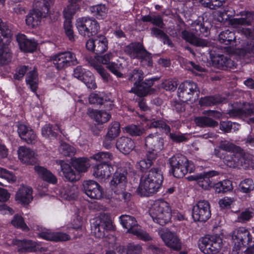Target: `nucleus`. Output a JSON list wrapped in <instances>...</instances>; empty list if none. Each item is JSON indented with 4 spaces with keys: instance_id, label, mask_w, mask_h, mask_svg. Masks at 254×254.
Listing matches in <instances>:
<instances>
[{
    "instance_id": "f257e3e1",
    "label": "nucleus",
    "mask_w": 254,
    "mask_h": 254,
    "mask_svg": "<svg viewBox=\"0 0 254 254\" xmlns=\"http://www.w3.org/2000/svg\"><path fill=\"white\" fill-rule=\"evenodd\" d=\"M145 146L147 151L146 159L137 162L136 167L143 172L153 165L158 153L164 148V139L157 132L150 133L144 139Z\"/></svg>"
},
{
    "instance_id": "f03ea898",
    "label": "nucleus",
    "mask_w": 254,
    "mask_h": 254,
    "mask_svg": "<svg viewBox=\"0 0 254 254\" xmlns=\"http://www.w3.org/2000/svg\"><path fill=\"white\" fill-rule=\"evenodd\" d=\"M87 158H74L72 159V165L76 170L74 171L71 166L65 161L58 160L56 164L60 167L58 169L61 176L69 182H75L80 178L79 173L87 171L90 165Z\"/></svg>"
},
{
    "instance_id": "7ed1b4c3",
    "label": "nucleus",
    "mask_w": 254,
    "mask_h": 254,
    "mask_svg": "<svg viewBox=\"0 0 254 254\" xmlns=\"http://www.w3.org/2000/svg\"><path fill=\"white\" fill-rule=\"evenodd\" d=\"M163 181L161 170L157 168H152L141 176L136 192L140 196H149L158 190Z\"/></svg>"
},
{
    "instance_id": "20e7f679",
    "label": "nucleus",
    "mask_w": 254,
    "mask_h": 254,
    "mask_svg": "<svg viewBox=\"0 0 254 254\" xmlns=\"http://www.w3.org/2000/svg\"><path fill=\"white\" fill-rule=\"evenodd\" d=\"M128 80L133 83V86L131 88L130 92L135 93L139 96H146L153 85V81L158 80V78L145 79L144 78V73L142 70L135 68L130 69L127 73Z\"/></svg>"
},
{
    "instance_id": "39448f33",
    "label": "nucleus",
    "mask_w": 254,
    "mask_h": 254,
    "mask_svg": "<svg viewBox=\"0 0 254 254\" xmlns=\"http://www.w3.org/2000/svg\"><path fill=\"white\" fill-rule=\"evenodd\" d=\"M170 166L169 173L177 178H183L188 173L193 171V166L188 159L181 154H176L169 160Z\"/></svg>"
},
{
    "instance_id": "423d86ee",
    "label": "nucleus",
    "mask_w": 254,
    "mask_h": 254,
    "mask_svg": "<svg viewBox=\"0 0 254 254\" xmlns=\"http://www.w3.org/2000/svg\"><path fill=\"white\" fill-rule=\"evenodd\" d=\"M149 213L154 222L162 226L170 222L172 216L170 204L163 200L155 201L150 209Z\"/></svg>"
},
{
    "instance_id": "0eeeda50",
    "label": "nucleus",
    "mask_w": 254,
    "mask_h": 254,
    "mask_svg": "<svg viewBox=\"0 0 254 254\" xmlns=\"http://www.w3.org/2000/svg\"><path fill=\"white\" fill-rule=\"evenodd\" d=\"M222 239L218 236L213 235L200 239L198 246L204 254H216L222 247Z\"/></svg>"
},
{
    "instance_id": "6e6552de",
    "label": "nucleus",
    "mask_w": 254,
    "mask_h": 254,
    "mask_svg": "<svg viewBox=\"0 0 254 254\" xmlns=\"http://www.w3.org/2000/svg\"><path fill=\"white\" fill-rule=\"evenodd\" d=\"M120 219L122 226L127 229V232L136 235L138 238L145 241L151 240L148 233L140 229L136 219L133 216L122 215L120 217Z\"/></svg>"
},
{
    "instance_id": "1a4fd4ad",
    "label": "nucleus",
    "mask_w": 254,
    "mask_h": 254,
    "mask_svg": "<svg viewBox=\"0 0 254 254\" xmlns=\"http://www.w3.org/2000/svg\"><path fill=\"white\" fill-rule=\"evenodd\" d=\"M113 224L110 216L105 213L101 214L91 225L92 233L99 238L106 236V232L113 229Z\"/></svg>"
},
{
    "instance_id": "9d476101",
    "label": "nucleus",
    "mask_w": 254,
    "mask_h": 254,
    "mask_svg": "<svg viewBox=\"0 0 254 254\" xmlns=\"http://www.w3.org/2000/svg\"><path fill=\"white\" fill-rule=\"evenodd\" d=\"M76 26L79 33L85 37L96 35L100 30L97 21L93 18L84 17L77 19Z\"/></svg>"
},
{
    "instance_id": "9b49d317",
    "label": "nucleus",
    "mask_w": 254,
    "mask_h": 254,
    "mask_svg": "<svg viewBox=\"0 0 254 254\" xmlns=\"http://www.w3.org/2000/svg\"><path fill=\"white\" fill-rule=\"evenodd\" d=\"M50 59L58 70H62L78 64L75 55L69 51L56 54L51 56Z\"/></svg>"
},
{
    "instance_id": "f8f14e48",
    "label": "nucleus",
    "mask_w": 254,
    "mask_h": 254,
    "mask_svg": "<svg viewBox=\"0 0 254 254\" xmlns=\"http://www.w3.org/2000/svg\"><path fill=\"white\" fill-rule=\"evenodd\" d=\"M192 216L194 221L206 222L211 216L209 203L206 200H200L192 209Z\"/></svg>"
},
{
    "instance_id": "ddd939ff",
    "label": "nucleus",
    "mask_w": 254,
    "mask_h": 254,
    "mask_svg": "<svg viewBox=\"0 0 254 254\" xmlns=\"http://www.w3.org/2000/svg\"><path fill=\"white\" fill-rule=\"evenodd\" d=\"M232 241L233 249L236 251L246 246L252 241V237L249 231L244 227H240L233 231Z\"/></svg>"
},
{
    "instance_id": "4468645a",
    "label": "nucleus",
    "mask_w": 254,
    "mask_h": 254,
    "mask_svg": "<svg viewBox=\"0 0 254 254\" xmlns=\"http://www.w3.org/2000/svg\"><path fill=\"white\" fill-rule=\"evenodd\" d=\"M194 93H199L197 84L191 81H186L182 83L178 88V96L184 102L192 100Z\"/></svg>"
},
{
    "instance_id": "2eb2a0df",
    "label": "nucleus",
    "mask_w": 254,
    "mask_h": 254,
    "mask_svg": "<svg viewBox=\"0 0 254 254\" xmlns=\"http://www.w3.org/2000/svg\"><path fill=\"white\" fill-rule=\"evenodd\" d=\"M219 173L215 171L204 172L199 175L191 176V180L197 182L199 187L204 190H208L214 187L215 180L214 177L217 176Z\"/></svg>"
},
{
    "instance_id": "dca6fc26",
    "label": "nucleus",
    "mask_w": 254,
    "mask_h": 254,
    "mask_svg": "<svg viewBox=\"0 0 254 254\" xmlns=\"http://www.w3.org/2000/svg\"><path fill=\"white\" fill-rule=\"evenodd\" d=\"M159 235L165 245L175 251L182 248V243L175 233L168 229L163 228L159 231Z\"/></svg>"
},
{
    "instance_id": "f3484780",
    "label": "nucleus",
    "mask_w": 254,
    "mask_h": 254,
    "mask_svg": "<svg viewBox=\"0 0 254 254\" xmlns=\"http://www.w3.org/2000/svg\"><path fill=\"white\" fill-rule=\"evenodd\" d=\"M88 50L94 52L96 55L102 54L108 49V41L103 36L100 35L94 39H90L86 44Z\"/></svg>"
},
{
    "instance_id": "a211bd4d",
    "label": "nucleus",
    "mask_w": 254,
    "mask_h": 254,
    "mask_svg": "<svg viewBox=\"0 0 254 254\" xmlns=\"http://www.w3.org/2000/svg\"><path fill=\"white\" fill-rule=\"evenodd\" d=\"M83 191L92 199H100L103 195V190L98 183L93 180L85 181L83 183Z\"/></svg>"
},
{
    "instance_id": "6ab92c4d",
    "label": "nucleus",
    "mask_w": 254,
    "mask_h": 254,
    "mask_svg": "<svg viewBox=\"0 0 254 254\" xmlns=\"http://www.w3.org/2000/svg\"><path fill=\"white\" fill-rule=\"evenodd\" d=\"M127 172L121 169H118L114 174L110 182L111 189L114 192H119V190H123V189H126L127 183Z\"/></svg>"
},
{
    "instance_id": "aec40b11",
    "label": "nucleus",
    "mask_w": 254,
    "mask_h": 254,
    "mask_svg": "<svg viewBox=\"0 0 254 254\" xmlns=\"http://www.w3.org/2000/svg\"><path fill=\"white\" fill-rule=\"evenodd\" d=\"M227 114L231 117H239L244 118L251 116L254 114V105L248 103L244 104L241 108L233 107L231 110L228 111Z\"/></svg>"
},
{
    "instance_id": "412c9836",
    "label": "nucleus",
    "mask_w": 254,
    "mask_h": 254,
    "mask_svg": "<svg viewBox=\"0 0 254 254\" xmlns=\"http://www.w3.org/2000/svg\"><path fill=\"white\" fill-rule=\"evenodd\" d=\"M18 154L19 159L25 164L33 165L38 161L37 155L34 151L27 147H19Z\"/></svg>"
},
{
    "instance_id": "4be33fe9",
    "label": "nucleus",
    "mask_w": 254,
    "mask_h": 254,
    "mask_svg": "<svg viewBox=\"0 0 254 254\" xmlns=\"http://www.w3.org/2000/svg\"><path fill=\"white\" fill-rule=\"evenodd\" d=\"M240 13L242 17L230 19V24L234 28H238L239 26L250 25L254 20V13L250 11H242Z\"/></svg>"
},
{
    "instance_id": "5701e85b",
    "label": "nucleus",
    "mask_w": 254,
    "mask_h": 254,
    "mask_svg": "<svg viewBox=\"0 0 254 254\" xmlns=\"http://www.w3.org/2000/svg\"><path fill=\"white\" fill-rule=\"evenodd\" d=\"M182 38L187 42L196 47L203 48L208 47L210 45V42L207 40L198 37L193 33L187 30L182 31Z\"/></svg>"
},
{
    "instance_id": "b1692460",
    "label": "nucleus",
    "mask_w": 254,
    "mask_h": 254,
    "mask_svg": "<svg viewBox=\"0 0 254 254\" xmlns=\"http://www.w3.org/2000/svg\"><path fill=\"white\" fill-rule=\"evenodd\" d=\"M116 146L121 152L124 154H129L135 147L134 142L130 138L124 136L117 139Z\"/></svg>"
},
{
    "instance_id": "393cba45",
    "label": "nucleus",
    "mask_w": 254,
    "mask_h": 254,
    "mask_svg": "<svg viewBox=\"0 0 254 254\" xmlns=\"http://www.w3.org/2000/svg\"><path fill=\"white\" fill-rule=\"evenodd\" d=\"M38 236L46 240L53 241H65L69 240L70 237L66 233L62 232H52L46 230L39 233Z\"/></svg>"
},
{
    "instance_id": "a878e982",
    "label": "nucleus",
    "mask_w": 254,
    "mask_h": 254,
    "mask_svg": "<svg viewBox=\"0 0 254 254\" xmlns=\"http://www.w3.org/2000/svg\"><path fill=\"white\" fill-rule=\"evenodd\" d=\"M114 168L111 163L100 164L94 168V176L100 179L108 178L113 173Z\"/></svg>"
},
{
    "instance_id": "bb28decb",
    "label": "nucleus",
    "mask_w": 254,
    "mask_h": 254,
    "mask_svg": "<svg viewBox=\"0 0 254 254\" xmlns=\"http://www.w3.org/2000/svg\"><path fill=\"white\" fill-rule=\"evenodd\" d=\"M234 154L228 155L225 158V163L229 167L236 168L244 165V151L242 149V153H233Z\"/></svg>"
},
{
    "instance_id": "cd10ccee",
    "label": "nucleus",
    "mask_w": 254,
    "mask_h": 254,
    "mask_svg": "<svg viewBox=\"0 0 254 254\" xmlns=\"http://www.w3.org/2000/svg\"><path fill=\"white\" fill-rule=\"evenodd\" d=\"M16 40L21 50L25 52H32L36 49V43L28 39L24 34H18Z\"/></svg>"
},
{
    "instance_id": "c85d7f7f",
    "label": "nucleus",
    "mask_w": 254,
    "mask_h": 254,
    "mask_svg": "<svg viewBox=\"0 0 254 254\" xmlns=\"http://www.w3.org/2000/svg\"><path fill=\"white\" fill-rule=\"evenodd\" d=\"M12 244L17 246L18 252L21 253L30 252L35 250L36 243L31 240L24 239L22 240L13 239L12 241Z\"/></svg>"
},
{
    "instance_id": "c756f323",
    "label": "nucleus",
    "mask_w": 254,
    "mask_h": 254,
    "mask_svg": "<svg viewBox=\"0 0 254 254\" xmlns=\"http://www.w3.org/2000/svg\"><path fill=\"white\" fill-rule=\"evenodd\" d=\"M34 168L39 177L43 180L53 184L57 183V179L56 176L46 168L35 165Z\"/></svg>"
},
{
    "instance_id": "7c9ffc66",
    "label": "nucleus",
    "mask_w": 254,
    "mask_h": 254,
    "mask_svg": "<svg viewBox=\"0 0 254 254\" xmlns=\"http://www.w3.org/2000/svg\"><path fill=\"white\" fill-rule=\"evenodd\" d=\"M11 54L8 48L7 40L4 41L0 36V65L7 64L11 61Z\"/></svg>"
},
{
    "instance_id": "2f4dec72",
    "label": "nucleus",
    "mask_w": 254,
    "mask_h": 254,
    "mask_svg": "<svg viewBox=\"0 0 254 254\" xmlns=\"http://www.w3.org/2000/svg\"><path fill=\"white\" fill-rule=\"evenodd\" d=\"M40 11L34 9L30 11L26 19L27 25L31 28L38 26L41 22V19L46 17Z\"/></svg>"
},
{
    "instance_id": "473e14b6",
    "label": "nucleus",
    "mask_w": 254,
    "mask_h": 254,
    "mask_svg": "<svg viewBox=\"0 0 254 254\" xmlns=\"http://www.w3.org/2000/svg\"><path fill=\"white\" fill-rule=\"evenodd\" d=\"M218 40L221 43H224L226 45H230V48L232 47L234 49V46H236L235 33L229 30L221 32L219 35Z\"/></svg>"
},
{
    "instance_id": "72a5a7b5",
    "label": "nucleus",
    "mask_w": 254,
    "mask_h": 254,
    "mask_svg": "<svg viewBox=\"0 0 254 254\" xmlns=\"http://www.w3.org/2000/svg\"><path fill=\"white\" fill-rule=\"evenodd\" d=\"M32 190L31 188L23 187L16 194V198L24 204H28L33 199Z\"/></svg>"
},
{
    "instance_id": "f704fd0d",
    "label": "nucleus",
    "mask_w": 254,
    "mask_h": 254,
    "mask_svg": "<svg viewBox=\"0 0 254 254\" xmlns=\"http://www.w3.org/2000/svg\"><path fill=\"white\" fill-rule=\"evenodd\" d=\"M226 99L220 95L208 96L202 97L199 100L201 106H211L225 102Z\"/></svg>"
},
{
    "instance_id": "c9c22d12",
    "label": "nucleus",
    "mask_w": 254,
    "mask_h": 254,
    "mask_svg": "<svg viewBox=\"0 0 254 254\" xmlns=\"http://www.w3.org/2000/svg\"><path fill=\"white\" fill-rule=\"evenodd\" d=\"M216 62L217 67L223 70L233 69L235 67L234 62L230 59L223 55H218Z\"/></svg>"
},
{
    "instance_id": "e433bc0d",
    "label": "nucleus",
    "mask_w": 254,
    "mask_h": 254,
    "mask_svg": "<svg viewBox=\"0 0 254 254\" xmlns=\"http://www.w3.org/2000/svg\"><path fill=\"white\" fill-rule=\"evenodd\" d=\"M87 60L88 62V64L92 66L101 76L104 82H108L110 78V75L103 66L98 64L94 59L91 58H88Z\"/></svg>"
},
{
    "instance_id": "4c0bfd02",
    "label": "nucleus",
    "mask_w": 254,
    "mask_h": 254,
    "mask_svg": "<svg viewBox=\"0 0 254 254\" xmlns=\"http://www.w3.org/2000/svg\"><path fill=\"white\" fill-rule=\"evenodd\" d=\"M150 30L151 35L152 36L160 39L164 44H167L171 47H173V44L169 37L162 30L157 27H152L150 29Z\"/></svg>"
},
{
    "instance_id": "58836bf2",
    "label": "nucleus",
    "mask_w": 254,
    "mask_h": 254,
    "mask_svg": "<svg viewBox=\"0 0 254 254\" xmlns=\"http://www.w3.org/2000/svg\"><path fill=\"white\" fill-rule=\"evenodd\" d=\"M194 122L197 126L201 127H214L218 125L217 122L206 116L195 118Z\"/></svg>"
},
{
    "instance_id": "ea45409f",
    "label": "nucleus",
    "mask_w": 254,
    "mask_h": 254,
    "mask_svg": "<svg viewBox=\"0 0 254 254\" xmlns=\"http://www.w3.org/2000/svg\"><path fill=\"white\" fill-rule=\"evenodd\" d=\"M90 116L99 124L107 122L111 118V115L103 111L92 110Z\"/></svg>"
},
{
    "instance_id": "a19ab883",
    "label": "nucleus",
    "mask_w": 254,
    "mask_h": 254,
    "mask_svg": "<svg viewBox=\"0 0 254 254\" xmlns=\"http://www.w3.org/2000/svg\"><path fill=\"white\" fill-rule=\"evenodd\" d=\"M143 47V46L140 43H132L126 47L125 52L130 58L136 59V57H138L139 54Z\"/></svg>"
},
{
    "instance_id": "79ce46f5",
    "label": "nucleus",
    "mask_w": 254,
    "mask_h": 254,
    "mask_svg": "<svg viewBox=\"0 0 254 254\" xmlns=\"http://www.w3.org/2000/svg\"><path fill=\"white\" fill-rule=\"evenodd\" d=\"M52 1L50 0H35L34 3V9L40 11L42 14L46 16L48 13L50 5Z\"/></svg>"
},
{
    "instance_id": "37998d69",
    "label": "nucleus",
    "mask_w": 254,
    "mask_h": 254,
    "mask_svg": "<svg viewBox=\"0 0 254 254\" xmlns=\"http://www.w3.org/2000/svg\"><path fill=\"white\" fill-rule=\"evenodd\" d=\"M26 81L33 92H35L38 87V74L35 69L29 70L27 73Z\"/></svg>"
},
{
    "instance_id": "c03bdc74",
    "label": "nucleus",
    "mask_w": 254,
    "mask_h": 254,
    "mask_svg": "<svg viewBox=\"0 0 254 254\" xmlns=\"http://www.w3.org/2000/svg\"><path fill=\"white\" fill-rule=\"evenodd\" d=\"M90 158L101 162L100 164H110L113 156L109 152H100L91 156Z\"/></svg>"
},
{
    "instance_id": "a18cd8bd",
    "label": "nucleus",
    "mask_w": 254,
    "mask_h": 254,
    "mask_svg": "<svg viewBox=\"0 0 254 254\" xmlns=\"http://www.w3.org/2000/svg\"><path fill=\"white\" fill-rule=\"evenodd\" d=\"M219 147L220 149L227 152L240 153H242V149L240 147L237 146L227 140L220 141Z\"/></svg>"
},
{
    "instance_id": "49530a36",
    "label": "nucleus",
    "mask_w": 254,
    "mask_h": 254,
    "mask_svg": "<svg viewBox=\"0 0 254 254\" xmlns=\"http://www.w3.org/2000/svg\"><path fill=\"white\" fill-rule=\"evenodd\" d=\"M214 188L217 193H224L232 190V183L228 180H225L217 183H215Z\"/></svg>"
},
{
    "instance_id": "de8ad7c7",
    "label": "nucleus",
    "mask_w": 254,
    "mask_h": 254,
    "mask_svg": "<svg viewBox=\"0 0 254 254\" xmlns=\"http://www.w3.org/2000/svg\"><path fill=\"white\" fill-rule=\"evenodd\" d=\"M192 26L194 27V30L195 31L196 35L202 36H207L209 33V30L207 27L204 26L203 22L198 20H195L192 23Z\"/></svg>"
},
{
    "instance_id": "09e8293b",
    "label": "nucleus",
    "mask_w": 254,
    "mask_h": 254,
    "mask_svg": "<svg viewBox=\"0 0 254 254\" xmlns=\"http://www.w3.org/2000/svg\"><path fill=\"white\" fill-rule=\"evenodd\" d=\"M71 3L64 11V15L66 19H71L79 7V5L76 3L77 0H71Z\"/></svg>"
},
{
    "instance_id": "8fccbe9b",
    "label": "nucleus",
    "mask_w": 254,
    "mask_h": 254,
    "mask_svg": "<svg viewBox=\"0 0 254 254\" xmlns=\"http://www.w3.org/2000/svg\"><path fill=\"white\" fill-rule=\"evenodd\" d=\"M91 12L97 18H104L107 11V8L104 4H98L90 7Z\"/></svg>"
},
{
    "instance_id": "3c124183",
    "label": "nucleus",
    "mask_w": 254,
    "mask_h": 254,
    "mask_svg": "<svg viewBox=\"0 0 254 254\" xmlns=\"http://www.w3.org/2000/svg\"><path fill=\"white\" fill-rule=\"evenodd\" d=\"M78 190L76 186L72 185L65 188L63 197L66 200L76 198L78 196Z\"/></svg>"
},
{
    "instance_id": "603ef678",
    "label": "nucleus",
    "mask_w": 254,
    "mask_h": 254,
    "mask_svg": "<svg viewBox=\"0 0 254 254\" xmlns=\"http://www.w3.org/2000/svg\"><path fill=\"white\" fill-rule=\"evenodd\" d=\"M60 153L65 156H71L75 153V149L65 142H61L59 147Z\"/></svg>"
},
{
    "instance_id": "864d4df0",
    "label": "nucleus",
    "mask_w": 254,
    "mask_h": 254,
    "mask_svg": "<svg viewBox=\"0 0 254 254\" xmlns=\"http://www.w3.org/2000/svg\"><path fill=\"white\" fill-rule=\"evenodd\" d=\"M53 126L50 124H46L42 128V135L43 137L52 139L55 138L57 133L54 131Z\"/></svg>"
},
{
    "instance_id": "5fc2aeb1",
    "label": "nucleus",
    "mask_w": 254,
    "mask_h": 254,
    "mask_svg": "<svg viewBox=\"0 0 254 254\" xmlns=\"http://www.w3.org/2000/svg\"><path fill=\"white\" fill-rule=\"evenodd\" d=\"M11 223L15 227L20 228L23 231H27L29 230V228L25 223L23 218L20 215H15L11 221Z\"/></svg>"
},
{
    "instance_id": "6e6d98bb",
    "label": "nucleus",
    "mask_w": 254,
    "mask_h": 254,
    "mask_svg": "<svg viewBox=\"0 0 254 254\" xmlns=\"http://www.w3.org/2000/svg\"><path fill=\"white\" fill-rule=\"evenodd\" d=\"M136 59L141 60V62H145L148 66H151L152 64V57L151 54L149 53L143 47L138 57Z\"/></svg>"
},
{
    "instance_id": "4d7b16f0",
    "label": "nucleus",
    "mask_w": 254,
    "mask_h": 254,
    "mask_svg": "<svg viewBox=\"0 0 254 254\" xmlns=\"http://www.w3.org/2000/svg\"><path fill=\"white\" fill-rule=\"evenodd\" d=\"M120 131V125L119 123L114 122L109 127L108 131L106 135L115 138L119 135Z\"/></svg>"
},
{
    "instance_id": "13d9d810",
    "label": "nucleus",
    "mask_w": 254,
    "mask_h": 254,
    "mask_svg": "<svg viewBox=\"0 0 254 254\" xmlns=\"http://www.w3.org/2000/svg\"><path fill=\"white\" fill-rule=\"evenodd\" d=\"M239 186L240 190L244 193H248L254 189L253 181L250 179H247L243 181Z\"/></svg>"
},
{
    "instance_id": "bf43d9fd",
    "label": "nucleus",
    "mask_w": 254,
    "mask_h": 254,
    "mask_svg": "<svg viewBox=\"0 0 254 254\" xmlns=\"http://www.w3.org/2000/svg\"><path fill=\"white\" fill-rule=\"evenodd\" d=\"M126 131L131 136H139L143 133V129L139 126L131 125L125 127Z\"/></svg>"
},
{
    "instance_id": "052dcab7",
    "label": "nucleus",
    "mask_w": 254,
    "mask_h": 254,
    "mask_svg": "<svg viewBox=\"0 0 254 254\" xmlns=\"http://www.w3.org/2000/svg\"><path fill=\"white\" fill-rule=\"evenodd\" d=\"M142 248L138 244H130L127 246V251L122 249L121 254H141Z\"/></svg>"
},
{
    "instance_id": "680f3d73",
    "label": "nucleus",
    "mask_w": 254,
    "mask_h": 254,
    "mask_svg": "<svg viewBox=\"0 0 254 254\" xmlns=\"http://www.w3.org/2000/svg\"><path fill=\"white\" fill-rule=\"evenodd\" d=\"M80 80L82 81L88 88L94 89L96 88V84L94 80V77L89 72H87V73L81 78Z\"/></svg>"
},
{
    "instance_id": "e2e57ef3",
    "label": "nucleus",
    "mask_w": 254,
    "mask_h": 254,
    "mask_svg": "<svg viewBox=\"0 0 254 254\" xmlns=\"http://www.w3.org/2000/svg\"><path fill=\"white\" fill-rule=\"evenodd\" d=\"M11 36V31L8 26L3 22L0 24V36L3 37L2 39H3V41H6L7 40V42H9Z\"/></svg>"
},
{
    "instance_id": "0e129e2a",
    "label": "nucleus",
    "mask_w": 254,
    "mask_h": 254,
    "mask_svg": "<svg viewBox=\"0 0 254 254\" xmlns=\"http://www.w3.org/2000/svg\"><path fill=\"white\" fill-rule=\"evenodd\" d=\"M150 127L161 128L164 130L166 134L170 132V127L162 120H154L152 121L150 124Z\"/></svg>"
},
{
    "instance_id": "69168bd1",
    "label": "nucleus",
    "mask_w": 254,
    "mask_h": 254,
    "mask_svg": "<svg viewBox=\"0 0 254 254\" xmlns=\"http://www.w3.org/2000/svg\"><path fill=\"white\" fill-rule=\"evenodd\" d=\"M89 101L91 104L102 105L106 102L103 97L98 94H91L89 97Z\"/></svg>"
},
{
    "instance_id": "338daca9",
    "label": "nucleus",
    "mask_w": 254,
    "mask_h": 254,
    "mask_svg": "<svg viewBox=\"0 0 254 254\" xmlns=\"http://www.w3.org/2000/svg\"><path fill=\"white\" fill-rule=\"evenodd\" d=\"M31 68L28 66L21 65L17 68V71L14 75V77L16 79H21L27 71H28Z\"/></svg>"
},
{
    "instance_id": "774afa93",
    "label": "nucleus",
    "mask_w": 254,
    "mask_h": 254,
    "mask_svg": "<svg viewBox=\"0 0 254 254\" xmlns=\"http://www.w3.org/2000/svg\"><path fill=\"white\" fill-rule=\"evenodd\" d=\"M23 140L28 144H34L37 141V136L31 128L23 137Z\"/></svg>"
}]
</instances>
